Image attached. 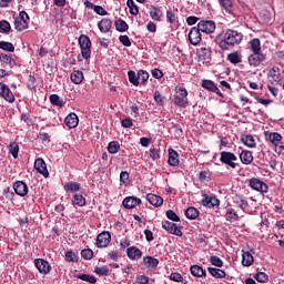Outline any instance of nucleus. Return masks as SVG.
Returning <instances> with one entry per match:
<instances>
[{
  "label": "nucleus",
  "mask_w": 284,
  "mask_h": 284,
  "mask_svg": "<svg viewBox=\"0 0 284 284\" xmlns=\"http://www.w3.org/2000/svg\"><path fill=\"white\" fill-rule=\"evenodd\" d=\"M243 42V32L234 29H227L223 39L219 41L217 45L222 50H232L235 45H241Z\"/></svg>",
  "instance_id": "nucleus-1"
},
{
  "label": "nucleus",
  "mask_w": 284,
  "mask_h": 284,
  "mask_svg": "<svg viewBox=\"0 0 284 284\" xmlns=\"http://www.w3.org/2000/svg\"><path fill=\"white\" fill-rule=\"evenodd\" d=\"M173 103L178 108H187L190 101L187 100V89L183 85L175 87V94L173 95Z\"/></svg>",
  "instance_id": "nucleus-2"
},
{
  "label": "nucleus",
  "mask_w": 284,
  "mask_h": 284,
  "mask_svg": "<svg viewBox=\"0 0 284 284\" xmlns=\"http://www.w3.org/2000/svg\"><path fill=\"white\" fill-rule=\"evenodd\" d=\"M78 41H79L82 59H85V61H88L90 57H92V41L90 40V37L85 34H81Z\"/></svg>",
  "instance_id": "nucleus-3"
},
{
  "label": "nucleus",
  "mask_w": 284,
  "mask_h": 284,
  "mask_svg": "<svg viewBox=\"0 0 284 284\" xmlns=\"http://www.w3.org/2000/svg\"><path fill=\"white\" fill-rule=\"evenodd\" d=\"M220 161L224 165H227V168H231V170H236V162L239 161V158H236V154L230 152V151H222L220 153Z\"/></svg>",
  "instance_id": "nucleus-4"
},
{
  "label": "nucleus",
  "mask_w": 284,
  "mask_h": 284,
  "mask_svg": "<svg viewBox=\"0 0 284 284\" xmlns=\"http://www.w3.org/2000/svg\"><path fill=\"white\" fill-rule=\"evenodd\" d=\"M196 57L199 63H202V65H210V61H212V48L202 47L197 49Z\"/></svg>",
  "instance_id": "nucleus-5"
},
{
  "label": "nucleus",
  "mask_w": 284,
  "mask_h": 284,
  "mask_svg": "<svg viewBox=\"0 0 284 284\" xmlns=\"http://www.w3.org/2000/svg\"><path fill=\"white\" fill-rule=\"evenodd\" d=\"M197 29L204 34H214L216 31V22H214V20H201L197 23Z\"/></svg>",
  "instance_id": "nucleus-6"
},
{
  "label": "nucleus",
  "mask_w": 284,
  "mask_h": 284,
  "mask_svg": "<svg viewBox=\"0 0 284 284\" xmlns=\"http://www.w3.org/2000/svg\"><path fill=\"white\" fill-rule=\"evenodd\" d=\"M0 97L1 99H4L7 103H14V101H17L14 93L10 90V87L3 82H0Z\"/></svg>",
  "instance_id": "nucleus-7"
},
{
  "label": "nucleus",
  "mask_w": 284,
  "mask_h": 284,
  "mask_svg": "<svg viewBox=\"0 0 284 284\" xmlns=\"http://www.w3.org/2000/svg\"><path fill=\"white\" fill-rule=\"evenodd\" d=\"M265 59H267L265 53H252L248 55L247 61L252 68H258V65H261Z\"/></svg>",
  "instance_id": "nucleus-8"
},
{
  "label": "nucleus",
  "mask_w": 284,
  "mask_h": 284,
  "mask_svg": "<svg viewBox=\"0 0 284 284\" xmlns=\"http://www.w3.org/2000/svg\"><path fill=\"white\" fill-rule=\"evenodd\" d=\"M189 41H190L191 45H199V43H201V41H203V38L201 36V31H200L199 27L191 28V30L189 32Z\"/></svg>",
  "instance_id": "nucleus-9"
},
{
  "label": "nucleus",
  "mask_w": 284,
  "mask_h": 284,
  "mask_svg": "<svg viewBox=\"0 0 284 284\" xmlns=\"http://www.w3.org/2000/svg\"><path fill=\"white\" fill-rule=\"evenodd\" d=\"M268 81H270V83H272V85H274V84L278 85V83H281V81H282L281 68L273 67L268 71Z\"/></svg>",
  "instance_id": "nucleus-10"
},
{
  "label": "nucleus",
  "mask_w": 284,
  "mask_h": 284,
  "mask_svg": "<svg viewBox=\"0 0 284 284\" xmlns=\"http://www.w3.org/2000/svg\"><path fill=\"white\" fill-rule=\"evenodd\" d=\"M202 88H204V90H207L209 92H214L215 94H217V97H221V99H224L223 93L221 92L219 87H216V83H214V81L203 80Z\"/></svg>",
  "instance_id": "nucleus-11"
},
{
  "label": "nucleus",
  "mask_w": 284,
  "mask_h": 284,
  "mask_svg": "<svg viewBox=\"0 0 284 284\" xmlns=\"http://www.w3.org/2000/svg\"><path fill=\"white\" fill-rule=\"evenodd\" d=\"M34 170H37L39 174H42L44 179H48V176H50V172H48V165L45 164V161H43V159L41 158L34 161Z\"/></svg>",
  "instance_id": "nucleus-12"
},
{
  "label": "nucleus",
  "mask_w": 284,
  "mask_h": 284,
  "mask_svg": "<svg viewBox=\"0 0 284 284\" xmlns=\"http://www.w3.org/2000/svg\"><path fill=\"white\" fill-rule=\"evenodd\" d=\"M110 241H112V235L110 232H102L97 237V246L108 247V245H110Z\"/></svg>",
  "instance_id": "nucleus-13"
},
{
  "label": "nucleus",
  "mask_w": 284,
  "mask_h": 284,
  "mask_svg": "<svg viewBox=\"0 0 284 284\" xmlns=\"http://www.w3.org/2000/svg\"><path fill=\"white\" fill-rule=\"evenodd\" d=\"M162 227L163 230H166L170 234H174L175 236H182L183 232H181V229L176 226V224L170 222V221H164L162 222Z\"/></svg>",
  "instance_id": "nucleus-14"
},
{
  "label": "nucleus",
  "mask_w": 284,
  "mask_h": 284,
  "mask_svg": "<svg viewBox=\"0 0 284 284\" xmlns=\"http://www.w3.org/2000/svg\"><path fill=\"white\" fill-rule=\"evenodd\" d=\"M202 205H204V207H219V205H221V201H219L215 195L204 194Z\"/></svg>",
  "instance_id": "nucleus-15"
},
{
  "label": "nucleus",
  "mask_w": 284,
  "mask_h": 284,
  "mask_svg": "<svg viewBox=\"0 0 284 284\" xmlns=\"http://www.w3.org/2000/svg\"><path fill=\"white\" fill-rule=\"evenodd\" d=\"M250 186L256 192H267V184L258 179H251Z\"/></svg>",
  "instance_id": "nucleus-16"
},
{
  "label": "nucleus",
  "mask_w": 284,
  "mask_h": 284,
  "mask_svg": "<svg viewBox=\"0 0 284 284\" xmlns=\"http://www.w3.org/2000/svg\"><path fill=\"white\" fill-rule=\"evenodd\" d=\"M34 265L41 274H48L51 270L50 263L43 258L36 260Z\"/></svg>",
  "instance_id": "nucleus-17"
},
{
  "label": "nucleus",
  "mask_w": 284,
  "mask_h": 284,
  "mask_svg": "<svg viewBox=\"0 0 284 284\" xmlns=\"http://www.w3.org/2000/svg\"><path fill=\"white\" fill-rule=\"evenodd\" d=\"M13 190L18 196H26L28 194V184L23 181H17L13 184Z\"/></svg>",
  "instance_id": "nucleus-18"
},
{
  "label": "nucleus",
  "mask_w": 284,
  "mask_h": 284,
  "mask_svg": "<svg viewBox=\"0 0 284 284\" xmlns=\"http://www.w3.org/2000/svg\"><path fill=\"white\" fill-rule=\"evenodd\" d=\"M0 62L2 63V65H8V68H11V69L17 67V60L12 58V54L1 53Z\"/></svg>",
  "instance_id": "nucleus-19"
},
{
  "label": "nucleus",
  "mask_w": 284,
  "mask_h": 284,
  "mask_svg": "<svg viewBox=\"0 0 284 284\" xmlns=\"http://www.w3.org/2000/svg\"><path fill=\"white\" fill-rule=\"evenodd\" d=\"M149 13L153 21H161L163 19V11H161V7L159 6L151 4Z\"/></svg>",
  "instance_id": "nucleus-20"
},
{
  "label": "nucleus",
  "mask_w": 284,
  "mask_h": 284,
  "mask_svg": "<svg viewBox=\"0 0 284 284\" xmlns=\"http://www.w3.org/2000/svg\"><path fill=\"white\" fill-rule=\"evenodd\" d=\"M64 124L67 125V128H70V130L77 128V125H79V116L77 115V113H70L69 115H67V118L64 119Z\"/></svg>",
  "instance_id": "nucleus-21"
},
{
  "label": "nucleus",
  "mask_w": 284,
  "mask_h": 284,
  "mask_svg": "<svg viewBox=\"0 0 284 284\" xmlns=\"http://www.w3.org/2000/svg\"><path fill=\"white\" fill-rule=\"evenodd\" d=\"M122 205L126 207V210H133V207L141 205V199L132 197V196L126 197L123 200Z\"/></svg>",
  "instance_id": "nucleus-22"
},
{
  "label": "nucleus",
  "mask_w": 284,
  "mask_h": 284,
  "mask_svg": "<svg viewBox=\"0 0 284 284\" xmlns=\"http://www.w3.org/2000/svg\"><path fill=\"white\" fill-rule=\"evenodd\" d=\"M146 201L154 207H161V205H163V197L156 194H146Z\"/></svg>",
  "instance_id": "nucleus-23"
},
{
  "label": "nucleus",
  "mask_w": 284,
  "mask_h": 284,
  "mask_svg": "<svg viewBox=\"0 0 284 284\" xmlns=\"http://www.w3.org/2000/svg\"><path fill=\"white\" fill-rule=\"evenodd\" d=\"M240 161L244 165H250V163H252V161H254V155L252 154V151L243 150L240 153Z\"/></svg>",
  "instance_id": "nucleus-24"
},
{
  "label": "nucleus",
  "mask_w": 284,
  "mask_h": 284,
  "mask_svg": "<svg viewBox=\"0 0 284 284\" xmlns=\"http://www.w3.org/2000/svg\"><path fill=\"white\" fill-rule=\"evenodd\" d=\"M98 28L100 32L108 33L112 30V20L103 18L99 23Z\"/></svg>",
  "instance_id": "nucleus-25"
},
{
  "label": "nucleus",
  "mask_w": 284,
  "mask_h": 284,
  "mask_svg": "<svg viewBox=\"0 0 284 284\" xmlns=\"http://www.w3.org/2000/svg\"><path fill=\"white\" fill-rule=\"evenodd\" d=\"M126 254L129 256V258H131L132 261H139V258H141V256H143V253L141 252V250H139L138 247H130L126 250Z\"/></svg>",
  "instance_id": "nucleus-26"
},
{
  "label": "nucleus",
  "mask_w": 284,
  "mask_h": 284,
  "mask_svg": "<svg viewBox=\"0 0 284 284\" xmlns=\"http://www.w3.org/2000/svg\"><path fill=\"white\" fill-rule=\"evenodd\" d=\"M169 165L176 168L179 165V153L174 149H169Z\"/></svg>",
  "instance_id": "nucleus-27"
},
{
  "label": "nucleus",
  "mask_w": 284,
  "mask_h": 284,
  "mask_svg": "<svg viewBox=\"0 0 284 284\" xmlns=\"http://www.w3.org/2000/svg\"><path fill=\"white\" fill-rule=\"evenodd\" d=\"M70 79L72 81V83H74L75 85H81V83H83V72L82 71H73L70 75Z\"/></svg>",
  "instance_id": "nucleus-28"
},
{
  "label": "nucleus",
  "mask_w": 284,
  "mask_h": 284,
  "mask_svg": "<svg viewBox=\"0 0 284 284\" xmlns=\"http://www.w3.org/2000/svg\"><path fill=\"white\" fill-rule=\"evenodd\" d=\"M248 45L251 48L252 53H263V51H261V39H258V38L252 39L248 42Z\"/></svg>",
  "instance_id": "nucleus-29"
},
{
  "label": "nucleus",
  "mask_w": 284,
  "mask_h": 284,
  "mask_svg": "<svg viewBox=\"0 0 284 284\" xmlns=\"http://www.w3.org/2000/svg\"><path fill=\"white\" fill-rule=\"evenodd\" d=\"M241 141L246 145V148H256V140H254V135H242Z\"/></svg>",
  "instance_id": "nucleus-30"
},
{
  "label": "nucleus",
  "mask_w": 284,
  "mask_h": 284,
  "mask_svg": "<svg viewBox=\"0 0 284 284\" xmlns=\"http://www.w3.org/2000/svg\"><path fill=\"white\" fill-rule=\"evenodd\" d=\"M254 263V256L250 252H243L242 254V265L244 267H250Z\"/></svg>",
  "instance_id": "nucleus-31"
},
{
  "label": "nucleus",
  "mask_w": 284,
  "mask_h": 284,
  "mask_svg": "<svg viewBox=\"0 0 284 284\" xmlns=\"http://www.w3.org/2000/svg\"><path fill=\"white\" fill-rule=\"evenodd\" d=\"M207 271L211 274V276H214V278H225V276H227L225 271H223L221 268L209 267Z\"/></svg>",
  "instance_id": "nucleus-32"
},
{
  "label": "nucleus",
  "mask_w": 284,
  "mask_h": 284,
  "mask_svg": "<svg viewBox=\"0 0 284 284\" xmlns=\"http://www.w3.org/2000/svg\"><path fill=\"white\" fill-rule=\"evenodd\" d=\"M79 190H81V184H79V182H67L64 184V192H79Z\"/></svg>",
  "instance_id": "nucleus-33"
},
{
  "label": "nucleus",
  "mask_w": 284,
  "mask_h": 284,
  "mask_svg": "<svg viewBox=\"0 0 284 284\" xmlns=\"http://www.w3.org/2000/svg\"><path fill=\"white\" fill-rule=\"evenodd\" d=\"M219 3L225 12H229V14H232V9L234 8V1L233 0H219Z\"/></svg>",
  "instance_id": "nucleus-34"
},
{
  "label": "nucleus",
  "mask_w": 284,
  "mask_h": 284,
  "mask_svg": "<svg viewBox=\"0 0 284 284\" xmlns=\"http://www.w3.org/2000/svg\"><path fill=\"white\" fill-rule=\"evenodd\" d=\"M268 141L276 146L283 141V135L278 132H271L268 134Z\"/></svg>",
  "instance_id": "nucleus-35"
},
{
  "label": "nucleus",
  "mask_w": 284,
  "mask_h": 284,
  "mask_svg": "<svg viewBox=\"0 0 284 284\" xmlns=\"http://www.w3.org/2000/svg\"><path fill=\"white\" fill-rule=\"evenodd\" d=\"M114 26L118 32H128L130 28V26H128V22H125V20L122 19L115 20Z\"/></svg>",
  "instance_id": "nucleus-36"
},
{
  "label": "nucleus",
  "mask_w": 284,
  "mask_h": 284,
  "mask_svg": "<svg viewBox=\"0 0 284 284\" xmlns=\"http://www.w3.org/2000/svg\"><path fill=\"white\" fill-rule=\"evenodd\" d=\"M14 29L18 30V32H23V30H28V20H19L16 18Z\"/></svg>",
  "instance_id": "nucleus-37"
},
{
  "label": "nucleus",
  "mask_w": 284,
  "mask_h": 284,
  "mask_svg": "<svg viewBox=\"0 0 284 284\" xmlns=\"http://www.w3.org/2000/svg\"><path fill=\"white\" fill-rule=\"evenodd\" d=\"M227 61H230V63L233 65H239V63H241L243 60L241 59L239 52L235 51L227 54Z\"/></svg>",
  "instance_id": "nucleus-38"
},
{
  "label": "nucleus",
  "mask_w": 284,
  "mask_h": 284,
  "mask_svg": "<svg viewBox=\"0 0 284 284\" xmlns=\"http://www.w3.org/2000/svg\"><path fill=\"white\" fill-rule=\"evenodd\" d=\"M186 219L194 221V219H199V210L194 206L186 209L185 211Z\"/></svg>",
  "instance_id": "nucleus-39"
},
{
  "label": "nucleus",
  "mask_w": 284,
  "mask_h": 284,
  "mask_svg": "<svg viewBox=\"0 0 284 284\" xmlns=\"http://www.w3.org/2000/svg\"><path fill=\"white\" fill-rule=\"evenodd\" d=\"M233 203L241 210H245L247 207V202L243 199L242 195H235L233 197Z\"/></svg>",
  "instance_id": "nucleus-40"
},
{
  "label": "nucleus",
  "mask_w": 284,
  "mask_h": 284,
  "mask_svg": "<svg viewBox=\"0 0 284 284\" xmlns=\"http://www.w3.org/2000/svg\"><path fill=\"white\" fill-rule=\"evenodd\" d=\"M190 272L193 276H197L199 278H201V276H205V270L199 265L191 266Z\"/></svg>",
  "instance_id": "nucleus-41"
},
{
  "label": "nucleus",
  "mask_w": 284,
  "mask_h": 284,
  "mask_svg": "<svg viewBox=\"0 0 284 284\" xmlns=\"http://www.w3.org/2000/svg\"><path fill=\"white\" fill-rule=\"evenodd\" d=\"M50 103L52 105H57V108H63L64 103L63 100L59 97V94H51L50 95Z\"/></svg>",
  "instance_id": "nucleus-42"
},
{
  "label": "nucleus",
  "mask_w": 284,
  "mask_h": 284,
  "mask_svg": "<svg viewBox=\"0 0 284 284\" xmlns=\"http://www.w3.org/2000/svg\"><path fill=\"white\" fill-rule=\"evenodd\" d=\"M153 99L158 106L161 108V106L165 105V95L161 94L160 91H155L153 93Z\"/></svg>",
  "instance_id": "nucleus-43"
},
{
  "label": "nucleus",
  "mask_w": 284,
  "mask_h": 284,
  "mask_svg": "<svg viewBox=\"0 0 284 284\" xmlns=\"http://www.w3.org/2000/svg\"><path fill=\"white\" fill-rule=\"evenodd\" d=\"M150 79V73L145 70H139L138 71V81L140 85H143V83H146V81Z\"/></svg>",
  "instance_id": "nucleus-44"
},
{
  "label": "nucleus",
  "mask_w": 284,
  "mask_h": 284,
  "mask_svg": "<svg viewBox=\"0 0 284 284\" xmlns=\"http://www.w3.org/2000/svg\"><path fill=\"white\" fill-rule=\"evenodd\" d=\"M119 150H121V144H119L118 141H111L108 144L109 154H116V152H119Z\"/></svg>",
  "instance_id": "nucleus-45"
},
{
  "label": "nucleus",
  "mask_w": 284,
  "mask_h": 284,
  "mask_svg": "<svg viewBox=\"0 0 284 284\" xmlns=\"http://www.w3.org/2000/svg\"><path fill=\"white\" fill-rule=\"evenodd\" d=\"M126 6L129 8L130 14H132L133 17H136V14H139V6L134 3V0H128Z\"/></svg>",
  "instance_id": "nucleus-46"
},
{
  "label": "nucleus",
  "mask_w": 284,
  "mask_h": 284,
  "mask_svg": "<svg viewBox=\"0 0 284 284\" xmlns=\"http://www.w3.org/2000/svg\"><path fill=\"white\" fill-rule=\"evenodd\" d=\"M143 263L146 267H156L159 265V260L152 256H145Z\"/></svg>",
  "instance_id": "nucleus-47"
},
{
  "label": "nucleus",
  "mask_w": 284,
  "mask_h": 284,
  "mask_svg": "<svg viewBox=\"0 0 284 284\" xmlns=\"http://www.w3.org/2000/svg\"><path fill=\"white\" fill-rule=\"evenodd\" d=\"M9 154L12 155L13 159H19V144L17 142L9 144Z\"/></svg>",
  "instance_id": "nucleus-48"
},
{
  "label": "nucleus",
  "mask_w": 284,
  "mask_h": 284,
  "mask_svg": "<svg viewBox=\"0 0 284 284\" xmlns=\"http://www.w3.org/2000/svg\"><path fill=\"white\" fill-rule=\"evenodd\" d=\"M226 221H231L232 223L239 221V213L234 209H227Z\"/></svg>",
  "instance_id": "nucleus-49"
},
{
  "label": "nucleus",
  "mask_w": 284,
  "mask_h": 284,
  "mask_svg": "<svg viewBox=\"0 0 284 284\" xmlns=\"http://www.w3.org/2000/svg\"><path fill=\"white\" fill-rule=\"evenodd\" d=\"M128 77H129L130 83H132V84L135 85V87H139V85H140V82H139V73H136L135 71H129V72H128Z\"/></svg>",
  "instance_id": "nucleus-50"
},
{
  "label": "nucleus",
  "mask_w": 284,
  "mask_h": 284,
  "mask_svg": "<svg viewBox=\"0 0 284 284\" xmlns=\"http://www.w3.org/2000/svg\"><path fill=\"white\" fill-rule=\"evenodd\" d=\"M10 30H12L10 22H8L7 20H1L0 21V32H2L4 34H9Z\"/></svg>",
  "instance_id": "nucleus-51"
},
{
  "label": "nucleus",
  "mask_w": 284,
  "mask_h": 284,
  "mask_svg": "<svg viewBox=\"0 0 284 284\" xmlns=\"http://www.w3.org/2000/svg\"><path fill=\"white\" fill-rule=\"evenodd\" d=\"M73 205H79V207H83L85 205V197L81 194H75L72 200Z\"/></svg>",
  "instance_id": "nucleus-52"
},
{
  "label": "nucleus",
  "mask_w": 284,
  "mask_h": 284,
  "mask_svg": "<svg viewBox=\"0 0 284 284\" xmlns=\"http://www.w3.org/2000/svg\"><path fill=\"white\" fill-rule=\"evenodd\" d=\"M0 50H4V52H14V44H12V42L0 41Z\"/></svg>",
  "instance_id": "nucleus-53"
},
{
  "label": "nucleus",
  "mask_w": 284,
  "mask_h": 284,
  "mask_svg": "<svg viewBox=\"0 0 284 284\" xmlns=\"http://www.w3.org/2000/svg\"><path fill=\"white\" fill-rule=\"evenodd\" d=\"M210 263L214 265L215 267H223V260L216 255H212L210 257Z\"/></svg>",
  "instance_id": "nucleus-54"
},
{
  "label": "nucleus",
  "mask_w": 284,
  "mask_h": 284,
  "mask_svg": "<svg viewBox=\"0 0 284 284\" xmlns=\"http://www.w3.org/2000/svg\"><path fill=\"white\" fill-rule=\"evenodd\" d=\"M81 281H87V283H97V277L93 275L82 274L78 276Z\"/></svg>",
  "instance_id": "nucleus-55"
},
{
  "label": "nucleus",
  "mask_w": 284,
  "mask_h": 284,
  "mask_svg": "<svg viewBox=\"0 0 284 284\" xmlns=\"http://www.w3.org/2000/svg\"><path fill=\"white\" fill-rule=\"evenodd\" d=\"M119 41L125 48H131L132 47V41H130V37H128V36H120Z\"/></svg>",
  "instance_id": "nucleus-56"
},
{
  "label": "nucleus",
  "mask_w": 284,
  "mask_h": 284,
  "mask_svg": "<svg viewBox=\"0 0 284 284\" xmlns=\"http://www.w3.org/2000/svg\"><path fill=\"white\" fill-rule=\"evenodd\" d=\"M82 258H85V261L92 260V256H94V253L90 248H85L81 251Z\"/></svg>",
  "instance_id": "nucleus-57"
},
{
  "label": "nucleus",
  "mask_w": 284,
  "mask_h": 284,
  "mask_svg": "<svg viewBox=\"0 0 284 284\" xmlns=\"http://www.w3.org/2000/svg\"><path fill=\"white\" fill-rule=\"evenodd\" d=\"M166 217L170 219V221H174L175 223L181 221V217H179V215H176V213L172 210L166 211Z\"/></svg>",
  "instance_id": "nucleus-58"
},
{
  "label": "nucleus",
  "mask_w": 284,
  "mask_h": 284,
  "mask_svg": "<svg viewBox=\"0 0 284 284\" xmlns=\"http://www.w3.org/2000/svg\"><path fill=\"white\" fill-rule=\"evenodd\" d=\"M255 278L258 283H267V274H265L264 272H260L255 275Z\"/></svg>",
  "instance_id": "nucleus-59"
},
{
  "label": "nucleus",
  "mask_w": 284,
  "mask_h": 284,
  "mask_svg": "<svg viewBox=\"0 0 284 284\" xmlns=\"http://www.w3.org/2000/svg\"><path fill=\"white\" fill-rule=\"evenodd\" d=\"M65 260L69 261V263H75L77 261V254L72 251H68L65 253Z\"/></svg>",
  "instance_id": "nucleus-60"
},
{
  "label": "nucleus",
  "mask_w": 284,
  "mask_h": 284,
  "mask_svg": "<svg viewBox=\"0 0 284 284\" xmlns=\"http://www.w3.org/2000/svg\"><path fill=\"white\" fill-rule=\"evenodd\" d=\"M149 156L152 159V161H156V159H160L159 150L156 148L150 149Z\"/></svg>",
  "instance_id": "nucleus-61"
},
{
  "label": "nucleus",
  "mask_w": 284,
  "mask_h": 284,
  "mask_svg": "<svg viewBox=\"0 0 284 284\" xmlns=\"http://www.w3.org/2000/svg\"><path fill=\"white\" fill-rule=\"evenodd\" d=\"M170 280L174 281L175 283H183V275L180 273H171Z\"/></svg>",
  "instance_id": "nucleus-62"
},
{
  "label": "nucleus",
  "mask_w": 284,
  "mask_h": 284,
  "mask_svg": "<svg viewBox=\"0 0 284 284\" xmlns=\"http://www.w3.org/2000/svg\"><path fill=\"white\" fill-rule=\"evenodd\" d=\"M93 11L95 14H100V17H105L108 14V11L101 6H95Z\"/></svg>",
  "instance_id": "nucleus-63"
},
{
  "label": "nucleus",
  "mask_w": 284,
  "mask_h": 284,
  "mask_svg": "<svg viewBox=\"0 0 284 284\" xmlns=\"http://www.w3.org/2000/svg\"><path fill=\"white\" fill-rule=\"evenodd\" d=\"M121 125L122 128L129 129V128H132V125H134V122H132V119L125 118L121 121Z\"/></svg>",
  "instance_id": "nucleus-64"
}]
</instances>
